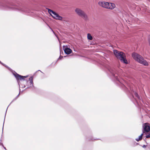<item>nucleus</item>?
Returning <instances> with one entry per match:
<instances>
[{"label":"nucleus","instance_id":"obj_1","mask_svg":"<svg viewBox=\"0 0 150 150\" xmlns=\"http://www.w3.org/2000/svg\"><path fill=\"white\" fill-rule=\"evenodd\" d=\"M3 8L6 10L18 11L25 13H29L30 10L28 8L22 6H18L8 3L2 5Z\"/></svg>","mask_w":150,"mask_h":150},{"label":"nucleus","instance_id":"obj_2","mask_svg":"<svg viewBox=\"0 0 150 150\" xmlns=\"http://www.w3.org/2000/svg\"><path fill=\"white\" fill-rule=\"evenodd\" d=\"M132 55L134 59L139 63L145 66L148 65V63L143 59L142 56L139 54L136 53H133L132 54Z\"/></svg>","mask_w":150,"mask_h":150},{"label":"nucleus","instance_id":"obj_3","mask_svg":"<svg viewBox=\"0 0 150 150\" xmlns=\"http://www.w3.org/2000/svg\"><path fill=\"white\" fill-rule=\"evenodd\" d=\"M114 53L115 56L119 59L121 61L126 64H127V62L125 57V54L123 52L114 50Z\"/></svg>","mask_w":150,"mask_h":150},{"label":"nucleus","instance_id":"obj_4","mask_svg":"<svg viewBox=\"0 0 150 150\" xmlns=\"http://www.w3.org/2000/svg\"><path fill=\"white\" fill-rule=\"evenodd\" d=\"M0 63L1 64L3 65V66L7 67L8 69L12 72L13 74L15 76L17 81H18L19 80H24V78H26L28 76H23L19 75V74L16 73L15 71L12 70L10 68L6 66L5 64L3 63L0 61Z\"/></svg>","mask_w":150,"mask_h":150},{"label":"nucleus","instance_id":"obj_5","mask_svg":"<svg viewBox=\"0 0 150 150\" xmlns=\"http://www.w3.org/2000/svg\"><path fill=\"white\" fill-rule=\"evenodd\" d=\"M99 5L104 8L110 9H113L115 7V4H111V6L109 7V3L104 1H99L98 2Z\"/></svg>","mask_w":150,"mask_h":150},{"label":"nucleus","instance_id":"obj_6","mask_svg":"<svg viewBox=\"0 0 150 150\" xmlns=\"http://www.w3.org/2000/svg\"><path fill=\"white\" fill-rule=\"evenodd\" d=\"M76 13L79 16L85 20L87 18V16L86 14L83 10L79 8H76L75 10Z\"/></svg>","mask_w":150,"mask_h":150},{"label":"nucleus","instance_id":"obj_7","mask_svg":"<svg viewBox=\"0 0 150 150\" xmlns=\"http://www.w3.org/2000/svg\"><path fill=\"white\" fill-rule=\"evenodd\" d=\"M150 127L148 123L144 124L143 125L142 132L143 133H145L149 131Z\"/></svg>","mask_w":150,"mask_h":150},{"label":"nucleus","instance_id":"obj_8","mask_svg":"<svg viewBox=\"0 0 150 150\" xmlns=\"http://www.w3.org/2000/svg\"><path fill=\"white\" fill-rule=\"evenodd\" d=\"M110 71L112 74L113 79L118 81H120L119 80L118 77L117 76V74L115 73V69H111L110 70Z\"/></svg>","mask_w":150,"mask_h":150},{"label":"nucleus","instance_id":"obj_9","mask_svg":"<svg viewBox=\"0 0 150 150\" xmlns=\"http://www.w3.org/2000/svg\"><path fill=\"white\" fill-rule=\"evenodd\" d=\"M64 52L66 54H69L71 53L72 50L70 48L67 47L64 49Z\"/></svg>","mask_w":150,"mask_h":150},{"label":"nucleus","instance_id":"obj_10","mask_svg":"<svg viewBox=\"0 0 150 150\" xmlns=\"http://www.w3.org/2000/svg\"><path fill=\"white\" fill-rule=\"evenodd\" d=\"M53 18L55 19H58L61 21H62V18L57 13L55 16H54Z\"/></svg>","mask_w":150,"mask_h":150},{"label":"nucleus","instance_id":"obj_11","mask_svg":"<svg viewBox=\"0 0 150 150\" xmlns=\"http://www.w3.org/2000/svg\"><path fill=\"white\" fill-rule=\"evenodd\" d=\"M33 77H30L29 78L28 81H28V82L29 81H30L29 82L30 83V87L31 86H33Z\"/></svg>","mask_w":150,"mask_h":150},{"label":"nucleus","instance_id":"obj_12","mask_svg":"<svg viewBox=\"0 0 150 150\" xmlns=\"http://www.w3.org/2000/svg\"><path fill=\"white\" fill-rule=\"evenodd\" d=\"M143 132L142 133L141 135L139 136V137L138 138H136V140L138 142L139 141L141 140L142 139V137L143 135Z\"/></svg>","mask_w":150,"mask_h":150},{"label":"nucleus","instance_id":"obj_13","mask_svg":"<svg viewBox=\"0 0 150 150\" xmlns=\"http://www.w3.org/2000/svg\"><path fill=\"white\" fill-rule=\"evenodd\" d=\"M87 38L88 40H91L93 39L91 35V34L89 33H88L87 34Z\"/></svg>","mask_w":150,"mask_h":150},{"label":"nucleus","instance_id":"obj_14","mask_svg":"<svg viewBox=\"0 0 150 150\" xmlns=\"http://www.w3.org/2000/svg\"><path fill=\"white\" fill-rule=\"evenodd\" d=\"M134 94L135 96L138 99V100H140V98L139 96L138 95V93H137L136 92H135Z\"/></svg>","mask_w":150,"mask_h":150},{"label":"nucleus","instance_id":"obj_15","mask_svg":"<svg viewBox=\"0 0 150 150\" xmlns=\"http://www.w3.org/2000/svg\"><path fill=\"white\" fill-rule=\"evenodd\" d=\"M48 12L49 13H50V14L51 16L52 15V13L54 11L50 9H48Z\"/></svg>","mask_w":150,"mask_h":150},{"label":"nucleus","instance_id":"obj_16","mask_svg":"<svg viewBox=\"0 0 150 150\" xmlns=\"http://www.w3.org/2000/svg\"><path fill=\"white\" fill-rule=\"evenodd\" d=\"M53 15H51V16H52L53 18V17H54V16H55L57 14L55 12L53 11V12L52 13Z\"/></svg>","mask_w":150,"mask_h":150},{"label":"nucleus","instance_id":"obj_17","mask_svg":"<svg viewBox=\"0 0 150 150\" xmlns=\"http://www.w3.org/2000/svg\"><path fill=\"white\" fill-rule=\"evenodd\" d=\"M150 137V133L149 134H148L147 135H146V138H148Z\"/></svg>","mask_w":150,"mask_h":150},{"label":"nucleus","instance_id":"obj_18","mask_svg":"<svg viewBox=\"0 0 150 150\" xmlns=\"http://www.w3.org/2000/svg\"><path fill=\"white\" fill-rule=\"evenodd\" d=\"M109 7H111L112 6H111V4H114V3H109Z\"/></svg>","mask_w":150,"mask_h":150},{"label":"nucleus","instance_id":"obj_19","mask_svg":"<svg viewBox=\"0 0 150 150\" xmlns=\"http://www.w3.org/2000/svg\"><path fill=\"white\" fill-rule=\"evenodd\" d=\"M63 57V56H61L60 55V56H59V58L58 59H61Z\"/></svg>","mask_w":150,"mask_h":150},{"label":"nucleus","instance_id":"obj_20","mask_svg":"<svg viewBox=\"0 0 150 150\" xmlns=\"http://www.w3.org/2000/svg\"><path fill=\"white\" fill-rule=\"evenodd\" d=\"M19 94H18V96H17L16 97V98H15L13 99V100H16L17 99V98H18V96L19 95Z\"/></svg>","mask_w":150,"mask_h":150},{"label":"nucleus","instance_id":"obj_21","mask_svg":"<svg viewBox=\"0 0 150 150\" xmlns=\"http://www.w3.org/2000/svg\"><path fill=\"white\" fill-rule=\"evenodd\" d=\"M142 147L143 148H145L146 147V146L145 145H144L143 146H142Z\"/></svg>","mask_w":150,"mask_h":150},{"label":"nucleus","instance_id":"obj_22","mask_svg":"<svg viewBox=\"0 0 150 150\" xmlns=\"http://www.w3.org/2000/svg\"><path fill=\"white\" fill-rule=\"evenodd\" d=\"M51 30H52V31L53 32V33L55 34L54 33V31H53V30L52 29H51Z\"/></svg>","mask_w":150,"mask_h":150},{"label":"nucleus","instance_id":"obj_23","mask_svg":"<svg viewBox=\"0 0 150 150\" xmlns=\"http://www.w3.org/2000/svg\"><path fill=\"white\" fill-rule=\"evenodd\" d=\"M137 103L139 105V104H138V101H137Z\"/></svg>","mask_w":150,"mask_h":150},{"label":"nucleus","instance_id":"obj_24","mask_svg":"<svg viewBox=\"0 0 150 150\" xmlns=\"http://www.w3.org/2000/svg\"><path fill=\"white\" fill-rule=\"evenodd\" d=\"M4 124H3V127H4ZM3 128H4V127H3Z\"/></svg>","mask_w":150,"mask_h":150},{"label":"nucleus","instance_id":"obj_25","mask_svg":"<svg viewBox=\"0 0 150 150\" xmlns=\"http://www.w3.org/2000/svg\"><path fill=\"white\" fill-rule=\"evenodd\" d=\"M20 90V89H19Z\"/></svg>","mask_w":150,"mask_h":150},{"label":"nucleus","instance_id":"obj_26","mask_svg":"<svg viewBox=\"0 0 150 150\" xmlns=\"http://www.w3.org/2000/svg\"><path fill=\"white\" fill-rule=\"evenodd\" d=\"M30 15H32V14H30Z\"/></svg>","mask_w":150,"mask_h":150},{"label":"nucleus","instance_id":"obj_27","mask_svg":"<svg viewBox=\"0 0 150 150\" xmlns=\"http://www.w3.org/2000/svg\"><path fill=\"white\" fill-rule=\"evenodd\" d=\"M4 149H6V148L5 147H4Z\"/></svg>","mask_w":150,"mask_h":150},{"label":"nucleus","instance_id":"obj_28","mask_svg":"<svg viewBox=\"0 0 150 150\" xmlns=\"http://www.w3.org/2000/svg\"><path fill=\"white\" fill-rule=\"evenodd\" d=\"M4 149H6V148L5 147H4Z\"/></svg>","mask_w":150,"mask_h":150}]
</instances>
